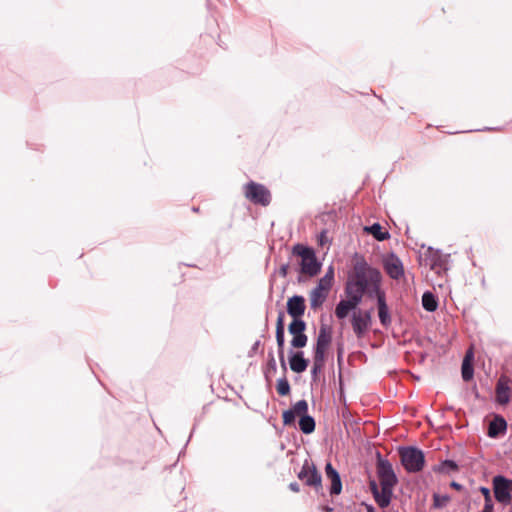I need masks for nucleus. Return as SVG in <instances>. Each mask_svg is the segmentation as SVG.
I'll list each match as a JSON object with an SVG mask.
<instances>
[{"label": "nucleus", "mask_w": 512, "mask_h": 512, "mask_svg": "<svg viewBox=\"0 0 512 512\" xmlns=\"http://www.w3.org/2000/svg\"><path fill=\"white\" fill-rule=\"evenodd\" d=\"M352 269L348 274L344 287L345 300H340L335 308L338 319H345L349 312L355 310L366 294L374 298L381 292L383 276L378 268L371 266L363 255L355 253L352 259Z\"/></svg>", "instance_id": "obj_1"}, {"label": "nucleus", "mask_w": 512, "mask_h": 512, "mask_svg": "<svg viewBox=\"0 0 512 512\" xmlns=\"http://www.w3.org/2000/svg\"><path fill=\"white\" fill-rule=\"evenodd\" d=\"M376 470L381 489H379L375 480L369 482V487L377 505L380 508H386L391 503L393 489L398 483V478L390 461L381 458L380 454H378Z\"/></svg>", "instance_id": "obj_2"}, {"label": "nucleus", "mask_w": 512, "mask_h": 512, "mask_svg": "<svg viewBox=\"0 0 512 512\" xmlns=\"http://www.w3.org/2000/svg\"><path fill=\"white\" fill-rule=\"evenodd\" d=\"M293 254L301 258L300 272L309 277L316 276L321 270V263L317 260L313 248L304 246L302 244L294 245L292 249Z\"/></svg>", "instance_id": "obj_3"}, {"label": "nucleus", "mask_w": 512, "mask_h": 512, "mask_svg": "<svg viewBox=\"0 0 512 512\" xmlns=\"http://www.w3.org/2000/svg\"><path fill=\"white\" fill-rule=\"evenodd\" d=\"M401 464L408 473L420 472L425 465V457L422 450L414 446H403L398 449Z\"/></svg>", "instance_id": "obj_4"}, {"label": "nucleus", "mask_w": 512, "mask_h": 512, "mask_svg": "<svg viewBox=\"0 0 512 512\" xmlns=\"http://www.w3.org/2000/svg\"><path fill=\"white\" fill-rule=\"evenodd\" d=\"M244 195L253 204L268 206L271 202L270 191L263 184L254 181L244 186Z\"/></svg>", "instance_id": "obj_5"}, {"label": "nucleus", "mask_w": 512, "mask_h": 512, "mask_svg": "<svg viewBox=\"0 0 512 512\" xmlns=\"http://www.w3.org/2000/svg\"><path fill=\"white\" fill-rule=\"evenodd\" d=\"M297 476L305 485L313 487L316 491L322 488V476L311 460L304 461Z\"/></svg>", "instance_id": "obj_6"}, {"label": "nucleus", "mask_w": 512, "mask_h": 512, "mask_svg": "<svg viewBox=\"0 0 512 512\" xmlns=\"http://www.w3.org/2000/svg\"><path fill=\"white\" fill-rule=\"evenodd\" d=\"M494 497L502 505L511 503L512 496L509 487V479L503 475H496L492 479Z\"/></svg>", "instance_id": "obj_7"}, {"label": "nucleus", "mask_w": 512, "mask_h": 512, "mask_svg": "<svg viewBox=\"0 0 512 512\" xmlns=\"http://www.w3.org/2000/svg\"><path fill=\"white\" fill-rule=\"evenodd\" d=\"M306 323L302 319H293L288 326V332L293 336L291 346L293 348H303L307 345L308 337L305 334Z\"/></svg>", "instance_id": "obj_8"}, {"label": "nucleus", "mask_w": 512, "mask_h": 512, "mask_svg": "<svg viewBox=\"0 0 512 512\" xmlns=\"http://www.w3.org/2000/svg\"><path fill=\"white\" fill-rule=\"evenodd\" d=\"M332 342V327L327 324H321L313 348V354L321 357H326V351Z\"/></svg>", "instance_id": "obj_9"}, {"label": "nucleus", "mask_w": 512, "mask_h": 512, "mask_svg": "<svg viewBox=\"0 0 512 512\" xmlns=\"http://www.w3.org/2000/svg\"><path fill=\"white\" fill-rule=\"evenodd\" d=\"M449 255L443 254L439 249L428 247L425 252V263L430 266V269L440 273L441 270H446Z\"/></svg>", "instance_id": "obj_10"}, {"label": "nucleus", "mask_w": 512, "mask_h": 512, "mask_svg": "<svg viewBox=\"0 0 512 512\" xmlns=\"http://www.w3.org/2000/svg\"><path fill=\"white\" fill-rule=\"evenodd\" d=\"M352 328L358 338L363 337L371 326V311H358L352 315Z\"/></svg>", "instance_id": "obj_11"}, {"label": "nucleus", "mask_w": 512, "mask_h": 512, "mask_svg": "<svg viewBox=\"0 0 512 512\" xmlns=\"http://www.w3.org/2000/svg\"><path fill=\"white\" fill-rule=\"evenodd\" d=\"M384 269L387 275L394 279L399 280L404 275V267L401 259L395 255L394 253H391L385 260H384Z\"/></svg>", "instance_id": "obj_12"}, {"label": "nucleus", "mask_w": 512, "mask_h": 512, "mask_svg": "<svg viewBox=\"0 0 512 512\" xmlns=\"http://www.w3.org/2000/svg\"><path fill=\"white\" fill-rule=\"evenodd\" d=\"M286 308L293 319H301L306 310L305 298L302 295H293L288 298Z\"/></svg>", "instance_id": "obj_13"}, {"label": "nucleus", "mask_w": 512, "mask_h": 512, "mask_svg": "<svg viewBox=\"0 0 512 512\" xmlns=\"http://www.w3.org/2000/svg\"><path fill=\"white\" fill-rule=\"evenodd\" d=\"M374 297L377 299L378 316L380 323L384 327H387L391 324V316L386 303V293L384 290H382L381 292L375 294Z\"/></svg>", "instance_id": "obj_14"}, {"label": "nucleus", "mask_w": 512, "mask_h": 512, "mask_svg": "<svg viewBox=\"0 0 512 512\" xmlns=\"http://www.w3.org/2000/svg\"><path fill=\"white\" fill-rule=\"evenodd\" d=\"M325 473H326V477L331 481L330 494L331 495L340 494L342 491V481L340 478V474L338 473V471L333 467V465L330 462L326 463Z\"/></svg>", "instance_id": "obj_15"}, {"label": "nucleus", "mask_w": 512, "mask_h": 512, "mask_svg": "<svg viewBox=\"0 0 512 512\" xmlns=\"http://www.w3.org/2000/svg\"><path fill=\"white\" fill-rule=\"evenodd\" d=\"M289 365L293 372L302 373L307 369L309 360L304 357L303 351H291L289 356Z\"/></svg>", "instance_id": "obj_16"}, {"label": "nucleus", "mask_w": 512, "mask_h": 512, "mask_svg": "<svg viewBox=\"0 0 512 512\" xmlns=\"http://www.w3.org/2000/svg\"><path fill=\"white\" fill-rule=\"evenodd\" d=\"M509 379L502 376L499 378L496 384V401L499 404H507L510 400V387H509Z\"/></svg>", "instance_id": "obj_17"}, {"label": "nucleus", "mask_w": 512, "mask_h": 512, "mask_svg": "<svg viewBox=\"0 0 512 512\" xmlns=\"http://www.w3.org/2000/svg\"><path fill=\"white\" fill-rule=\"evenodd\" d=\"M507 430V422L501 415H495L490 421L488 426V436L490 438H497L499 435L504 434Z\"/></svg>", "instance_id": "obj_18"}, {"label": "nucleus", "mask_w": 512, "mask_h": 512, "mask_svg": "<svg viewBox=\"0 0 512 512\" xmlns=\"http://www.w3.org/2000/svg\"><path fill=\"white\" fill-rule=\"evenodd\" d=\"M329 292L315 286L310 292V307L313 310H317L325 302Z\"/></svg>", "instance_id": "obj_19"}, {"label": "nucleus", "mask_w": 512, "mask_h": 512, "mask_svg": "<svg viewBox=\"0 0 512 512\" xmlns=\"http://www.w3.org/2000/svg\"><path fill=\"white\" fill-rule=\"evenodd\" d=\"M364 230L378 241H384L390 238L389 232L383 229L380 223H373L370 226H366Z\"/></svg>", "instance_id": "obj_20"}, {"label": "nucleus", "mask_w": 512, "mask_h": 512, "mask_svg": "<svg viewBox=\"0 0 512 512\" xmlns=\"http://www.w3.org/2000/svg\"><path fill=\"white\" fill-rule=\"evenodd\" d=\"M275 334H276L275 336H276V342H277V347H278L279 361H280V364H281L283 370L286 372L287 367H286L285 356H284L285 331L284 332L276 331Z\"/></svg>", "instance_id": "obj_21"}, {"label": "nucleus", "mask_w": 512, "mask_h": 512, "mask_svg": "<svg viewBox=\"0 0 512 512\" xmlns=\"http://www.w3.org/2000/svg\"><path fill=\"white\" fill-rule=\"evenodd\" d=\"M433 470L441 474H450L458 470V465L455 461L447 459L435 465Z\"/></svg>", "instance_id": "obj_22"}, {"label": "nucleus", "mask_w": 512, "mask_h": 512, "mask_svg": "<svg viewBox=\"0 0 512 512\" xmlns=\"http://www.w3.org/2000/svg\"><path fill=\"white\" fill-rule=\"evenodd\" d=\"M315 420L312 416L305 414L299 419V428L304 434H311L315 430Z\"/></svg>", "instance_id": "obj_23"}, {"label": "nucleus", "mask_w": 512, "mask_h": 512, "mask_svg": "<svg viewBox=\"0 0 512 512\" xmlns=\"http://www.w3.org/2000/svg\"><path fill=\"white\" fill-rule=\"evenodd\" d=\"M422 306L428 312H434L438 307V300L432 292L426 291L422 295Z\"/></svg>", "instance_id": "obj_24"}, {"label": "nucleus", "mask_w": 512, "mask_h": 512, "mask_svg": "<svg viewBox=\"0 0 512 512\" xmlns=\"http://www.w3.org/2000/svg\"><path fill=\"white\" fill-rule=\"evenodd\" d=\"M325 360H326V357H321V356L313 354V366L311 369V376H312L313 381L317 380L318 375L321 373L322 369L324 368Z\"/></svg>", "instance_id": "obj_25"}, {"label": "nucleus", "mask_w": 512, "mask_h": 512, "mask_svg": "<svg viewBox=\"0 0 512 512\" xmlns=\"http://www.w3.org/2000/svg\"><path fill=\"white\" fill-rule=\"evenodd\" d=\"M290 410L293 412V415L295 417L298 416L299 418H301L302 415L308 413V403L304 399L299 400L290 408Z\"/></svg>", "instance_id": "obj_26"}, {"label": "nucleus", "mask_w": 512, "mask_h": 512, "mask_svg": "<svg viewBox=\"0 0 512 512\" xmlns=\"http://www.w3.org/2000/svg\"><path fill=\"white\" fill-rule=\"evenodd\" d=\"M450 496L447 494H433V507L437 509H441L447 506L450 501Z\"/></svg>", "instance_id": "obj_27"}, {"label": "nucleus", "mask_w": 512, "mask_h": 512, "mask_svg": "<svg viewBox=\"0 0 512 512\" xmlns=\"http://www.w3.org/2000/svg\"><path fill=\"white\" fill-rule=\"evenodd\" d=\"M461 373L464 381H470L474 375L473 363H468V360H463Z\"/></svg>", "instance_id": "obj_28"}, {"label": "nucleus", "mask_w": 512, "mask_h": 512, "mask_svg": "<svg viewBox=\"0 0 512 512\" xmlns=\"http://www.w3.org/2000/svg\"><path fill=\"white\" fill-rule=\"evenodd\" d=\"M277 392L281 396H286L290 393V384L287 378L284 376L277 381L276 386Z\"/></svg>", "instance_id": "obj_29"}, {"label": "nucleus", "mask_w": 512, "mask_h": 512, "mask_svg": "<svg viewBox=\"0 0 512 512\" xmlns=\"http://www.w3.org/2000/svg\"><path fill=\"white\" fill-rule=\"evenodd\" d=\"M277 371V364L274 357L273 352H269L268 354V362H267V369L264 372L265 377L269 378L270 373H275Z\"/></svg>", "instance_id": "obj_30"}, {"label": "nucleus", "mask_w": 512, "mask_h": 512, "mask_svg": "<svg viewBox=\"0 0 512 512\" xmlns=\"http://www.w3.org/2000/svg\"><path fill=\"white\" fill-rule=\"evenodd\" d=\"M282 416H283V424L285 426L292 425L295 423L296 417L293 415V412L290 409L284 411Z\"/></svg>", "instance_id": "obj_31"}, {"label": "nucleus", "mask_w": 512, "mask_h": 512, "mask_svg": "<svg viewBox=\"0 0 512 512\" xmlns=\"http://www.w3.org/2000/svg\"><path fill=\"white\" fill-rule=\"evenodd\" d=\"M332 285H333V282L330 281L328 277L323 276L322 278L319 279L316 286L329 292Z\"/></svg>", "instance_id": "obj_32"}, {"label": "nucleus", "mask_w": 512, "mask_h": 512, "mask_svg": "<svg viewBox=\"0 0 512 512\" xmlns=\"http://www.w3.org/2000/svg\"><path fill=\"white\" fill-rule=\"evenodd\" d=\"M284 312L280 311L278 313L277 321H276V331L284 332L285 326H284Z\"/></svg>", "instance_id": "obj_33"}, {"label": "nucleus", "mask_w": 512, "mask_h": 512, "mask_svg": "<svg viewBox=\"0 0 512 512\" xmlns=\"http://www.w3.org/2000/svg\"><path fill=\"white\" fill-rule=\"evenodd\" d=\"M479 490L484 497V501L490 502V499L492 498L490 489L488 487L481 486Z\"/></svg>", "instance_id": "obj_34"}, {"label": "nucleus", "mask_w": 512, "mask_h": 512, "mask_svg": "<svg viewBox=\"0 0 512 512\" xmlns=\"http://www.w3.org/2000/svg\"><path fill=\"white\" fill-rule=\"evenodd\" d=\"M288 269H289V265L288 264H282L280 266V268L278 269L279 275L282 276V277H286L288 275Z\"/></svg>", "instance_id": "obj_35"}, {"label": "nucleus", "mask_w": 512, "mask_h": 512, "mask_svg": "<svg viewBox=\"0 0 512 512\" xmlns=\"http://www.w3.org/2000/svg\"><path fill=\"white\" fill-rule=\"evenodd\" d=\"M493 509H494V504L492 502V498L490 499V502L484 501V508H483L482 512H493Z\"/></svg>", "instance_id": "obj_36"}, {"label": "nucleus", "mask_w": 512, "mask_h": 512, "mask_svg": "<svg viewBox=\"0 0 512 512\" xmlns=\"http://www.w3.org/2000/svg\"><path fill=\"white\" fill-rule=\"evenodd\" d=\"M324 276H325V277H328V278H329V280L333 282V280H334V269H333V267H332V266H330V267L328 268V270L326 271V273H325V275H324Z\"/></svg>", "instance_id": "obj_37"}, {"label": "nucleus", "mask_w": 512, "mask_h": 512, "mask_svg": "<svg viewBox=\"0 0 512 512\" xmlns=\"http://www.w3.org/2000/svg\"><path fill=\"white\" fill-rule=\"evenodd\" d=\"M289 489L295 493L300 491V485L297 482H292L289 484Z\"/></svg>", "instance_id": "obj_38"}, {"label": "nucleus", "mask_w": 512, "mask_h": 512, "mask_svg": "<svg viewBox=\"0 0 512 512\" xmlns=\"http://www.w3.org/2000/svg\"><path fill=\"white\" fill-rule=\"evenodd\" d=\"M450 487L455 489V490H458V491H460V490H462L464 488L462 484H460V483H458L456 481H452L450 483Z\"/></svg>", "instance_id": "obj_39"}, {"label": "nucleus", "mask_w": 512, "mask_h": 512, "mask_svg": "<svg viewBox=\"0 0 512 512\" xmlns=\"http://www.w3.org/2000/svg\"><path fill=\"white\" fill-rule=\"evenodd\" d=\"M463 360H468V363H472L473 361V351L470 349L466 352V355Z\"/></svg>", "instance_id": "obj_40"}, {"label": "nucleus", "mask_w": 512, "mask_h": 512, "mask_svg": "<svg viewBox=\"0 0 512 512\" xmlns=\"http://www.w3.org/2000/svg\"><path fill=\"white\" fill-rule=\"evenodd\" d=\"M260 346V340H257L251 347V350H250V355L253 354V353H256L258 348Z\"/></svg>", "instance_id": "obj_41"}, {"label": "nucleus", "mask_w": 512, "mask_h": 512, "mask_svg": "<svg viewBox=\"0 0 512 512\" xmlns=\"http://www.w3.org/2000/svg\"><path fill=\"white\" fill-rule=\"evenodd\" d=\"M367 512H375V509L373 506H368L367 507Z\"/></svg>", "instance_id": "obj_42"}, {"label": "nucleus", "mask_w": 512, "mask_h": 512, "mask_svg": "<svg viewBox=\"0 0 512 512\" xmlns=\"http://www.w3.org/2000/svg\"><path fill=\"white\" fill-rule=\"evenodd\" d=\"M509 487H510V491L512 493V480L509 479Z\"/></svg>", "instance_id": "obj_43"}]
</instances>
